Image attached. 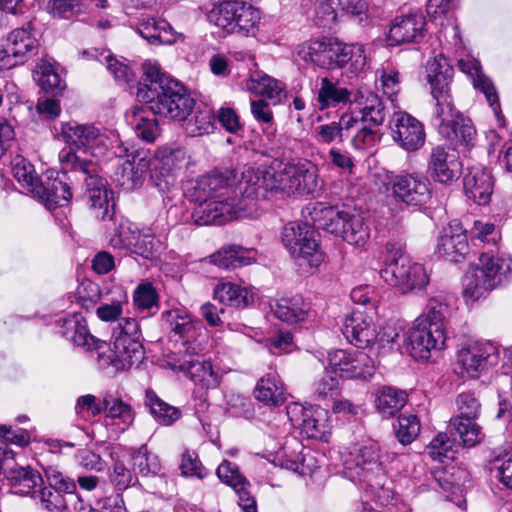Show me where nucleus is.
Returning a JSON list of instances; mask_svg holds the SVG:
<instances>
[{"label": "nucleus", "instance_id": "7c9ffc66", "mask_svg": "<svg viewBox=\"0 0 512 512\" xmlns=\"http://www.w3.org/2000/svg\"><path fill=\"white\" fill-rule=\"evenodd\" d=\"M451 314L449 299L445 296H436L428 300L425 310L416 320L432 327L433 330L446 334L448 318Z\"/></svg>", "mask_w": 512, "mask_h": 512}, {"label": "nucleus", "instance_id": "39448f33", "mask_svg": "<svg viewBox=\"0 0 512 512\" xmlns=\"http://www.w3.org/2000/svg\"><path fill=\"white\" fill-rule=\"evenodd\" d=\"M512 275V260L504 255L482 253L479 263L463 279V297L475 303L485 299L493 290L506 285Z\"/></svg>", "mask_w": 512, "mask_h": 512}, {"label": "nucleus", "instance_id": "a878e982", "mask_svg": "<svg viewBox=\"0 0 512 512\" xmlns=\"http://www.w3.org/2000/svg\"><path fill=\"white\" fill-rule=\"evenodd\" d=\"M296 411L302 412L301 422L296 420L295 425L301 427L303 434L308 438L327 441L331 430L327 410L320 407L304 409L300 406H294L292 410L288 411V415Z\"/></svg>", "mask_w": 512, "mask_h": 512}, {"label": "nucleus", "instance_id": "c9c22d12", "mask_svg": "<svg viewBox=\"0 0 512 512\" xmlns=\"http://www.w3.org/2000/svg\"><path fill=\"white\" fill-rule=\"evenodd\" d=\"M42 506L49 512H71L82 497L77 492H63L45 487L39 491Z\"/></svg>", "mask_w": 512, "mask_h": 512}, {"label": "nucleus", "instance_id": "3c124183", "mask_svg": "<svg viewBox=\"0 0 512 512\" xmlns=\"http://www.w3.org/2000/svg\"><path fill=\"white\" fill-rule=\"evenodd\" d=\"M131 458L134 470L142 476L155 475L161 469L158 456L151 453L145 444L135 449Z\"/></svg>", "mask_w": 512, "mask_h": 512}, {"label": "nucleus", "instance_id": "f704fd0d", "mask_svg": "<svg viewBox=\"0 0 512 512\" xmlns=\"http://www.w3.org/2000/svg\"><path fill=\"white\" fill-rule=\"evenodd\" d=\"M253 393L258 401L266 405L278 406L285 401L284 385L275 372L260 378Z\"/></svg>", "mask_w": 512, "mask_h": 512}, {"label": "nucleus", "instance_id": "864d4df0", "mask_svg": "<svg viewBox=\"0 0 512 512\" xmlns=\"http://www.w3.org/2000/svg\"><path fill=\"white\" fill-rule=\"evenodd\" d=\"M185 121V131L191 137L203 136L214 130V116L208 109L197 111L191 119Z\"/></svg>", "mask_w": 512, "mask_h": 512}, {"label": "nucleus", "instance_id": "6e6552de", "mask_svg": "<svg viewBox=\"0 0 512 512\" xmlns=\"http://www.w3.org/2000/svg\"><path fill=\"white\" fill-rule=\"evenodd\" d=\"M344 465L351 477L366 484L373 492L384 488L385 469L381 448L376 441L368 440L352 446L344 459Z\"/></svg>", "mask_w": 512, "mask_h": 512}, {"label": "nucleus", "instance_id": "7ed1b4c3", "mask_svg": "<svg viewBox=\"0 0 512 512\" xmlns=\"http://www.w3.org/2000/svg\"><path fill=\"white\" fill-rule=\"evenodd\" d=\"M143 78L137 88V99L148 105L154 115L185 121L195 106V100L182 83L162 71L157 62L143 64Z\"/></svg>", "mask_w": 512, "mask_h": 512}, {"label": "nucleus", "instance_id": "ea45409f", "mask_svg": "<svg viewBox=\"0 0 512 512\" xmlns=\"http://www.w3.org/2000/svg\"><path fill=\"white\" fill-rule=\"evenodd\" d=\"M33 73L42 90L54 93L65 87V82L50 59L41 58L37 62Z\"/></svg>", "mask_w": 512, "mask_h": 512}, {"label": "nucleus", "instance_id": "8fccbe9b", "mask_svg": "<svg viewBox=\"0 0 512 512\" xmlns=\"http://www.w3.org/2000/svg\"><path fill=\"white\" fill-rule=\"evenodd\" d=\"M67 324L70 329H73L71 339L76 346L83 347L87 350H101L106 347L105 343L96 340L95 337L90 334L82 317L74 316L67 321Z\"/></svg>", "mask_w": 512, "mask_h": 512}, {"label": "nucleus", "instance_id": "c756f323", "mask_svg": "<svg viewBox=\"0 0 512 512\" xmlns=\"http://www.w3.org/2000/svg\"><path fill=\"white\" fill-rule=\"evenodd\" d=\"M31 24L27 27L14 29L7 37L9 52L15 57L18 64H23L29 58L36 55L39 44L36 37L31 32Z\"/></svg>", "mask_w": 512, "mask_h": 512}, {"label": "nucleus", "instance_id": "de8ad7c7", "mask_svg": "<svg viewBox=\"0 0 512 512\" xmlns=\"http://www.w3.org/2000/svg\"><path fill=\"white\" fill-rule=\"evenodd\" d=\"M103 404V413L106 417L120 419L126 427L133 423L134 412L122 399L106 392L103 394Z\"/></svg>", "mask_w": 512, "mask_h": 512}, {"label": "nucleus", "instance_id": "473e14b6", "mask_svg": "<svg viewBox=\"0 0 512 512\" xmlns=\"http://www.w3.org/2000/svg\"><path fill=\"white\" fill-rule=\"evenodd\" d=\"M137 32L153 45H170L177 39L172 27L164 19L143 18L138 23Z\"/></svg>", "mask_w": 512, "mask_h": 512}, {"label": "nucleus", "instance_id": "20e7f679", "mask_svg": "<svg viewBox=\"0 0 512 512\" xmlns=\"http://www.w3.org/2000/svg\"><path fill=\"white\" fill-rule=\"evenodd\" d=\"M453 73L452 65L442 54L427 62V78L435 101L430 121L439 134L449 135L452 131L449 128L450 123L462 115L456 108L451 94L450 83Z\"/></svg>", "mask_w": 512, "mask_h": 512}, {"label": "nucleus", "instance_id": "4c0bfd02", "mask_svg": "<svg viewBox=\"0 0 512 512\" xmlns=\"http://www.w3.org/2000/svg\"><path fill=\"white\" fill-rule=\"evenodd\" d=\"M114 352L120 360L118 367L130 368L134 363L140 362L143 358V347L141 338H125L118 336L113 338Z\"/></svg>", "mask_w": 512, "mask_h": 512}, {"label": "nucleus", "instance_id": "338daca9", "mask_svg": "<svg viewBox=\"0 0 512 512\" xmlns=\"http://www.w3.org/2000/svg\"><path fill=\"white\" fill-rule=\"evenodd\" d=\"M340 379L330 369L325 370L323 375L314 382V393L318 397L335 395L338 391Z\"/></svg>", "mask_w": 512, "mask_h": 512}, {"label": "nucleus", "instance_id": "6e6d98bb", "mask_svg": "<svg viewBox=\"0 0 512 512\" xmlns=\"http://www.w3.org/2000/svg\"><path fill=\"white\" fill-rule=\"evenodd\" d=\"M238 22L234 23L233 31L229 33H239L242 35H253L257 24L260 21V13L252 5L243 3V9L240 11Z\"/></svg>", "mask_w": 512, "mask_h": 512}, {"label": "nucleus", "instance_id": "2f4dec72", "mask_svg": "<svg viewBox=\"0 0 512 512\" xmlns=\"http://www.w3.org/2000/svg\"><path fill=\"white\" fill-rule=\"evenodd\" d=\"M272 310L278 319L290 324L303 322L312 314L310 303L299 295L277 301Z\"/></svg>", "mask_w": 512, "mask_h": 512}, {"label": "nucleus", "instance_id": "2eb2a0df", "mask_svg": "<svg viewBox=\"0 0 512 512\" xmlns=\"http://www.w3.org/2000/svg\"><path fill=\"white\" fill-rule=\"evenodd\" d=\"M403 337V347L416 360L429 359L431 352L444 348L446 341V334H441L416 319Z\"/></svg>", "mask_w": 512, "mask_h": 512}, {"label": "nucleus", "instance_id": "9b49d317", "mask_svg": "<svg viewBox=\"0 0 512 512\" xmlns=\"http://www.w3.org/2000/svg\"><path fill=\"white\" fill-rule=\"evenodd\" d=\"M317 236L315 229L307 223L290 222L283 228L282 242L294 258L317 268L324 260Z\"/></svg>", "mask_w": 512, "mask_h": 512}, {"label": "nucleus", "instance_id": "4468645a", "mask_svg": "<svg viewBox=\"0 0 512 512\" xmlns=\"http://www.w3.org/2000/svg\"><path fill=\"white\" fill-rule=\"evenodd\" d=\"M499 349L490 341H475L461 348L457 354V363L461 373L470 378H477L490 366L497 364Z\"/></svg>", "mask_w": 512, "mask_h": 512}, {"label": "nucleus", "instance_id": "72a5a7b5", "mask_svg": "<svg viewBox=\"0 0 512 512\" xmlns=\"http://www.w3.org/2000/svg\"><path fill=\"white\" fill-rule=\"evenodd\" d=\"M354 123L356 124V120L344 113L338 122L320 125L317 128L316 140L322 144H330L335 140L344 142L346 139H350L353 145Z\"/></svg>", "mask_w": 512, "mask_h": 512}, {"label": "nucleus", "instance_id": "e433bc0d", "mask_svg": "<svg viewBox=\"0 0 512 512\" xmlns=\"http://www.w3.org/2000/svg\"><path fill=\"white\" fill-rule=\"evenodd\" d=\"M5 477L15 494L29 495L42 483L41 475L29 466L16 465Z\"/></svg>", "mask_w": 512, "mask_h": 512}, {"label": "nucleus", "instance_id": "49530a36", "mask_svg": "<svg viewBox=\"0 0 512 512\" xmlns=\"http://www.w3.org/2000/svg\"><path fill=\"white\" fill-rule=\"evenodd\" d=\"M449 128L452 130L449 135L440 134L446 140L465 146L474 144L476 129L472 121L463 114L450 123Z\"/></svg>", "mask_w": 512, "mask_h": 512}, {"label": "nucleus", "instance_id": "13d9d810", "mask_svg": "<svg viewBox=\"0 0 512 512\" xmlns=\"http://www.w3.org/2000/svg\"><path fill=\"white\" fill-rule=\"evenodd\" d=\"M13 176L16 180L35 194L40 181L35 173L33 165L24 158H16L13 164Z\"/></svg>", "mask_w": 512, "mask_h": 512}, {"label": "nucleus", "instance_id": "423d86ee", "mask_svg": "<svg viewBox=\"0 0 512 512\" xmlns=\"http://www.w3.org/2000/svg\"><path fill=\"white\" fill-rule=\"evenodd\" d=\"M311 217L317 228L341 236L350 245L362 247L370 238V229L364 218L344 206L318 204L313 208Z\"/></svg>", "mask_w": 512, "mask_h": 512}, {"label": "nucleus", "instance_id": "f3484780", "mask_svg": "<svg viewBox=\"0 0 512 512\" xmlns=\"http://www.w3.org/2000/svg\"><path fill=\"white\" fill-rule=\"evenodd\" d=\"M391 192L396 202L408 206H419L430 199L428 180L417 173L396 175L391 182Z\"/></svg>", "mask_w": 512, "mask_h": 512}, {"label": "nucleus", "instance_id": "a19ab883", "mask_svg": "<svg viewBox=\"0 0 512 512\" xmlns=\"http://www.w3.org/2000/svg\"><path fill=\"white\" fill-rule=\"evenodd\" d=\"M211 262L224 269H234L250 264L249 251L238 245L224 246L210 256Z\"/></svg>", "mask_w": 512, "mask_h": 512}, {"label": "nucleus", "instance_id": "cd10ccee", "mask_svg": "<svg viewBox=\"0 0 512 512\" xmlns=\"http://www.w3.org/2000/svg\"><path fill=\"white\" fill-rule=\"evenodd\" d=\"M466 196L479 205L490 201L493 192V179L488 170L481 166H473L463 179Z\"/></svg>", "mask_w": 512, "mask_h": 512}, {"label": "nucleus", "instance_id": "bb28decb", "mask_svg": "<svg viewBox=\"0 0 512 512\" xmlns=\"http://www.w3.org/2000/svg\"><path fill=\"white\" fill-rule=\"evenodd\" d=\"M354 94L338 80L323 77L316 92L315 105L320 111L345 106L353 102Z\"/></svg>", "mask_w": 512, "mask_h": 512}, {"label": "nucleus", "instance_id": "aec40b11", "mask_svg": "<svg viewBox=\"0 0 512 512\" xmlns=\"http://www.w3.org/2000/svg\"><path fill=\"white\" fill-rule=\"evenodd\" d=\"M149 171L150 160L133 155L117 165L113 179L124 191L131 192L143 185Z\"/></svg>", "mask_w": 512, "mask_h": 512}, {"label": "nucleus", "instance_id": "393cba45", "mask_svg": "<svg viewBox=\"0 0 512 512\" xmlns=\"http://www.w3.org/2000/svg\"><path fill=\"white\" fill-rule=\"evenodd\" d=\"M458 67L463 73L471 77L474 87L485 95L487 102L499 119L501 108L498 93L492 81L482 73L479 61L474 58L460 59Z\"/></svg>", "mask_w": 512, "mask_h": 512}, {"label": "nucleus", "instance_id": "0e129e2a", "mask_svg": "<svg viewBox=\"0 0 512 512\" xmlns=\"http://www.w3.org/2000/svg\"><path fill=\"white\" fill-rule=\"evenodd\" d=\"M158 241L149 231H135V239L131 248V252L144 258H149L157 249Z\"/></svg>", "mask_w": 512, "mask_h": 512}, {"label": "nucleus", "instance_id": "1a4fd4ad", "mask_svg": "<svg viewBox=\"0 0 512 512\" xmlns=\"http://www.w3.org/2000/svg\"><path fill=\"white\" fill-rule=\"evenodd\" d=\"M399 247L394 258L380 270L381 278L390 286L396 287L403 294L415 289L424 288L429 282V276L423 265L412 262L401 253Z\"/></svg>", "mask_w": 512, "mask_h": 512}, {"label": "nucleus", "instance_id": "a18cd8bd", "mask_svg": "<svg viewBox=\"0 0 512 512\" xmlns=\"http://www.w3.org/2000/svg\"><path fill=\"white\" fill-rule=\"evenodd\" d=\"M405 392L392 388H381L376 396V408L384 417L395 415L406 403Z\"/></svg>", "mask_w": 512, "mask_h": 512}, {"label": "nucleus", "instance_id": "4be33fe9", "mask_svg": "<svg viewBox=\"0 0 512 512\" xmlns=\"http://www.w3.org/2000/svg\"><path fill=\"white\" fill-rule=\"evenodd\" d=\"M466 231L458 221H452L442 231L439 239L438 252L446 260L461 262L468 253Z\"/></svg>", "mask_w": 512, "mask_h": 512}, {"label": "nucleus", "instance_id": "9d476101", "mask_svg": "<svg viewBox=\"0 0 512 512\" xmlns=\"http://www.w3.org/2000/svg\"><path fill=\"white\" fill-rule=\"evenodd\" d=\"M399 247L394 258L380 270L381 278L390 286L396 287L403 294L415 289L424 288L429 282V276L423 265L412 262L401 253Z\"/></svg>", "mask_w": 512, "mask_h": 512}, {"label": "nucleus", "instance_id": "e2e57ef3", "mask_svg": "<svg viewBox=\"0 0 512 512\" xmlns=\"http://www.w3.org/2000/svg\"><path fill=\"white\" fill-rule=\"evenodd\" d=\"M180 469L184 476L205 478L209 472L202 465L195 451L185 450L181 455Z\"/></svg>", "mask_w": 512, "mask_h": 512}, {"label": "nucleus", "instance_id": "bf43d9fd", "mask_svg": "<svg viewBox=\"0 0 512 512\" xmlns=\"http://www.w3.org/2000/svg\"><path fill=\"white\" fill-rule=\"evenodd\" d=\"M374 373V362L362 351L354 352L348 368L347 378H368Z\"/></svg>", "mask_w": 512, "mask_h": 512}, {"label": "nucleus", "instance_id": "09e8293b", "mask_svg": "<svg viewBox=\"0 0 512 512\" xmlns=\"http://www.w3.org/2000/svg\"><path fill=\"white\" fill-rule=\"evenodd\" d=\"M243 1L227 0L219 4L213 11V19L216 26L229 31H233V25L238 22L239 13L243 9Z\"/></svg>", "mask_w": 512, "mask_h": 512}, {"label": "nucleus", "instance_id": "f257e3e1", "mask_svg": "<svg viewBox=\"0 0 512 512\" xmlns=\"http://www.w3.org/2000/svg\"><path fill=\"white\" fill-rule=\"evenodd\" d=\"M318 187V169L310 161L290 162L279 171H247L237 184L222 173L202 175L188 196L198 203L193 217L198 225H223L239 217H254L258 201L269 192L308 195Z\"/></svg>", "mask_w": 512, "mask_h": 512}, {"label": "nucleus", "instance_id": "4d7b16f0", "mask_svg": "<svg viewBox=\"0 0 512 512\" xmlns=\"http://www.w3.org/2000/svg\"><path fill=\"white\" fill-rule=\"evenodd\" d=\"M394 429L399 442L408 445L419 435L420 422L415 415H400Z\"/></svg>", "mask_w": 512, "mask_h": 512}, {"label": "nucleus", "instance_id": "680f3d73", "mask_svg": "<svg viewBox=\"0 0 512 512\" xmlns=\"http://www.w3.org/2000/svg\"><path fill=\"white\" fill-rule=\"evenodd\" d=\"M133 301L138 310L158 309V295L151 283H142L134 291Z\"/></svg>", "mask_w": 512, "mask_h": 512}, {"label": "nucleus", "instance_id": "5701e85b", "mask_svg": "<svg viewBox=\"0 0 512 512\" xmlns=\"http://www.w3.org/2000/svg\"><path fill=\"white\" fill-rule=\"evenodd\" d=\"M181 359L174 364V369L183 372L190 379L201 385V387L209 389L216 388L220 384V377L214 371L212 364L208 361H200L199 355L180 354Z\"/></svg>", "mask_w": 512, "mask_h": 512}, {"label": "nucleus", "instance_id": "58836bf2", "mask_svg": "<svg viewBox=\"0 0 512 512\" xmlns=\"http://www.w3.org/2000/svg\"><path fill=\"white\" fill-rule=\"evenodd\" d=\"M247 88L249 91L276 103L280 100V95L283 92L284 86L281 82L269 75L255 71L251 73L249 77Z\"/></svg>", "mask_w": 512, "mask_h": 512}, {"label": "nucleus", "instance_id": "a211bd4d", "mask_svg": "<svg viewBox=\"0 0 512 512\" xmlns=\"http://www.w3.org/2000/svg\"><path fill=\"white\" fill-rule=\"evenodd\" d=\"M393 140L406 151H416L425 142L422 123L406 112H396L390 120Z\"/></svg>", "mask_w": 512, "mask_h": 512}, {"label": "nucleus", "instance_id": "37998d69", "mask_svg": "<svg viewBox=\"0 0 512 512\" xmlns=\"http://www.w3.org/2000/svg\"><path fill=\"white\" fill-rule=\"evenodd\" d=\"M213 296L220 303L237 308L246 307L250 302L247 289L232 282L217 283Z\"/></svg>", "mask_w": 512, "mask_h": 512}, {"label": "nucleus", "instance_id": "0eeeda50", "mask_svg": "<svg viewBox=\"0 0 512 512\" xmlns=\"http://www.w3.org/2000/svg\"><path fill=\"white\" fill-rule=\"evenodd\" d=\"M356 108L346 112L356 120L353 129V147L361 150L373 147L380 141L379 127L386 118V107L382 99L372 92L356 91L353 98Z\"/></svg>", "mask_w": 512, "mask_h": 512}, {"label": "nucleus", "instance_id": "69168bd1", "mask_svg": "<svg viewBox=\"0 0 512 512\" xmlns=\"http://www.w3.org/2000/svg\"><path fill=\"white\" fill-rule=\"evenodd\" d=\"M456 406L458 411L456 417L476 419L480 414L481 404L470 392L459 394L456 398Z\"/></svg>", "mask_w": 512, "mask_h": 512}, {"label": "nucleus", "instance_id": "603ef678", "mask_svg": "<svg viewBox=\"0 0 512 512\" xmlns=\"http://www.w3.org/2000/svg\"><path fill=\"white\" fill-rule=\"evenodd\" d=\"M476 419L454 417L450 420V426L460 436L464 445L472 447L482 439L481 427L475 422Z\"/></svg>", "mask_w": 512, "mask_h": 512}, {"label": "nucleus", "instance_id": "ddd939ff", "mask_svg": "<svg viewBox=\"0 0 512 512\" xmlns=\"http://www.w3.org/2000/svg\"><path fill=\"white\" fill-rule=\"evenodd\" d=\"M170 330L181 340L178 354L197 355L205 348L207 330L189 315L177 310L167 312Z\"/></svg>", "mask_w": 512, "mask_h": 512}, {"label": "nucleus", "instance_id": "b1692460", "mask_svg": "<svg viewBox=\"0 0 512 512\" xmlns=\"http://www.w3.org/2000/svg\"><path fill=\"white\" fill-rule=\"evenodd\" d=\"M328 53L330 65L327 69L342 68L349 64L351 71L357 73L366 65L364 47L360 44L348 45L332 40Z\"/></svg>", "mask_w": 512, "mask_h": 512}, {"label": "nucleus", "instance_id": "c85d7f7f", "mask_svg": "<svg viewBox=\"0 0 512 512\" xmlns=\"http://www.w3.org/2000/svg\"><path fill=\"white\" fill-rule=\"evenodd\" d=\"M126 121L141 140L152 143L160 135V127L155 115L144 107L133 106L126 112Z\"/></svg>", "mask_w": 512, "mask_h": 512}, {"label": "nucleus", "instance_id": "412c9836", "mask_svg": "<svg viewBox=\"0 0 512 512\" xmlns=\"http://www.w3.org/2000/svg\"><path fill=\"white\" fill-rule=\"evenodd\" d=\"M425 24L424 16L419 13L396 17L387 34V44L397 46L418 41L423 36Z\"/></svg>", "mask_w": 512, "mask_h": 512}, {"label": "nucleus", "instance_id": "f03ea898", "mask_svg": "<svg viewBox=\"0 0 512 512\" xmlns=\"http://www.w3.org/2000/svg\"><path fill=\"white\" fill-rule=\"evenodd\" d=\"M59 161L62 176H47L46 181L37 186L34 195L50 210L67 206L72 198V192L66 179H70L67 174L72 172L84 180L86 193L95 217L101 220L110 217L107 181L96 174L95 163L81 158L71 149L62 150L59 154Z\"/></svg>", "mask_w": 512, "mask_h": 512}, {"label": "nucleus", "instance_id": "f8f14e48", "mask_svg": "<svg viewBox=\"0 0 512 512\" xmlns=\"http://www.w3.org/2000/svg\"><path fill=\"white\" fill-rule=\"evenodd\" d=\"M66 143L82 148L94 156H102L112 146L117 136L92 124L69 122L62 125Z\"/></svg>", "mask_w": 512, "mask_h": 512}, {"label": "nucleus", "instance_id": "c03bdc74", "mask_svg": "<svg viewBox=\"0 0 512 512\" xmlns=\"http://www.w3.org/2000/svg\"><path fill=\"white\" fill-rule=\"evenodd\" d=\"M145 405L150 413L161 424L169 426L177 421L181 415L178 408L164 402L153 390H146Z\"/></svg>", "mask_w": 512, "mask_h": 512}, {"label": "nucleus", "instance_id": "6ab92c4d", "mask_svg": "<svg viewBox=\"0 0 512 512\" xmlns=\"http://www.w3.org/2000/svg\"><path fill=\"white\" fill-rule=\"evenodd\" d=\"M342 333L352 345L361 349L371 346L378 338L372 316L359 309L345 318Z\"/></svg>", "mask_w": 512, "mask_h": 512}, {"label": "nucleus", "instance_id": "dca6fc26", "mask_svg": "<svg viewBox=\"0 0 512 512\" xmlns=\"http://www.w3.org/2000/svg\"><path fill=\"white\" fill-rule=\"evenodd\" d=\"M427 173L433 181L449 185L457 181L462 173L458 153L447 146L432 148L427 162Z\"/></svg>", "mask_w": 512, "mask_h": 512}, {"label": "nucleus", "instance_id": "5fc2aeb1", "mask_svg": "<svg viewBox=\"0 0 512 512\" xmlns=\"http://www.w3.org/2000/svg\"><path fill=\"white\" fill-rule=\"evenodd\" d=\"M108 479L113 488L118 492H123L137 482V477L121 461L115 462L108 470Z\"/></svg>", "mask_w": 512, "mask_h": 512}, {"label": "nucleus", "instance_id": "79ce46f5", "mask_svg": "<svg viewBox=\"0 0 512 512\" xmlns=\"http://www.w3.org/2000/svg\"><path fill=\"white\" fill-rule=\"evenodd\" d=\"M331 41L332 39L303 42L297 46L296 53L305 62H312L321 68L329 67L328 51Z\"/></svg>", "mask_w": 512, "mask_h": 512}, {"label": "nucleus", "instance_id": "774afa93", "mask_svg": "<svg viewBox=\"0 0 512 512\" xmlns=\"http://www.w3.org/2000/svg\"><path fill=\"white\" fill-rule=\"evenodd\" d=\"M453 442L445 433H439L427 447V452L433 460L442 461L443 458H452Z\"/></svg>", "mask_w": 512, "mask_h": 512}, {"label": "nucleus", "instance_id": "052dcab7", "mask_svg": "<svg viewBox=\"0 0 512 512\" xmlns=\"http://www.w3.org/2000/svg\"><path fill=\"white\" fill-rule=\"evenodd\" d=\"M157 161L163 165V168L175 173L186 165L187 153L180 147L162 148L157 153Z\"/></svg>", "mask_w": 512, "mask_h": 512}]
</instances>
